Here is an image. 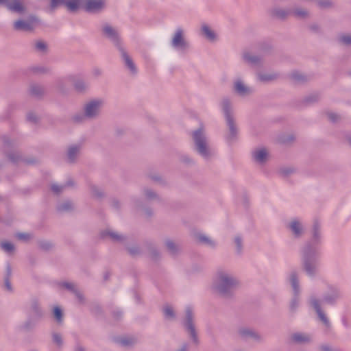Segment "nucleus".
I'll return each instance as SVG.
<instances>
[{
	"instance_id": "obj_1",
	"label": "nucleus",
	"mask_w": 351,
	"mask_h": 351,
	"mask_svg": "<svg viewBox=\"0 0 351 351\" xmlns=\"http://www.w3.org/2000/svg\"><path fill=\"white\" fill-rule=\"evenodd\" d=\"M322 238L321 225L317 220H315L311 239L304 243L300 250L302 269L310 278L315 277L319 272Z\"/></svg>"
},
{
	"instance_id": "obj_2",
	"label": "nucleus",
	"mask_w": 351,
	"mask_h": 351,
	"mask_svg": "<svg viewBox=\"0 0 351 351\" xmlns=\"http://www.w3.org/2000/svg\"><path fill=\"white\" fill-rule=\"evenodd\" d=\"M240 284V280L232 271L220 267L215 272L213 286L214 290L222 298H232Z\"/></svg>"
},
{
	"instance_id": "obj_3",
	"label": "nucleus",
	"mask_w": 351,
	"mask_h": 351,
	"mask_svg": "<svg viewBox=\"0 0 351 351\" xmlns=\"http://www.w3.org/2000/svg\"><path fill=\"white\" fill-rule=\"evenodd\" d=\"M221 109L225 117L227 126L226 140L229 143H233L238 139L239 128L233 115L232 104L230 99L224 97L221 102Z\"/></svg>"
},
{
	"instance_id": "obj_4",
	"label": "nucleus",
	"mask_w": 351,
	"mask_h": 351,
	"mask_svg": "<svg viewBox=\"0 0 351 351\" xmlns=\"http://www.w3.org/2000/svg\"><path fill=\"white\" fill-rule=\"evenodd\" d=\"M111 42L113 43L114 46L119 51L124 68L128 71L131 76H136L138 73L137 66L132 57L122 46L117 30L112 27H111Z\"/></svg>"
},
{
	"instance_id": "obj_5",
	"label": "nucleus",
	"mask_w": 351,
	"mask_h": 351,
	"mask_svg": "<svg viewBox=\"0 0 351 351\" xmlns=\"http://www.w3.org/2000/svg\"><path fill=\"white\" fill-rule=\"evenodd\" d=\"M192 136L194 141V149L197 153L204 159H209L212 156V151L204 130L200 128L193 131Z\"/></svg>"
},
{
	"instance_id": "obj_6",
	"label": "nucleus",
	"mask_w": 351,
	"mask_h": 351,
	"mask_svg": "<svg viewBox=\"0 0 351 351\" xmlns=\"http://www.w3.org/2000/svg\"><path fill=\"white\" fill-rule=\"evenodd\" d=\"M289 282L292 289V297L289 302V311L291 313H295L299 306L300 301L301 289L300 286L299 276L297 271H291L289 275Z\"/></svg>"
},
{
	"instance_id": "obj_7",
	"label": "nucleus",
	"mask_w": 351,
	"mask_h": 351,
	"mask_svg": "<svg viewBox=\"0 0 351 351\" xmlns=\"http://www.w3.org/2000/svg\"><path fill=\"white\" fill-rule=\"evenodd\" d=\"M183 326L191 339L192 342L198 345L199 343L197 333L194 323V313L191 306H187L185 311V317L183 320Z\"/></svg>"
},
{
	"instance_id": "obj_8",
	"label": "nucleus",
	"mask_w": 351,
	"mask_h": 351,
	"mask_svg": "<svg viewBox=\"0 0 351 351\" xmlns=\"http://www.w3.org/2000/svg\"><path fill=\"white\" fill-rule=\"evenodd\" d=\"M309 305L315 310L320 322L324 325L326 331L330 332L332 328L331 323L321 307V302L315 296H311L308 300Z\"/></svg>"
},
{
	"instance_id": "obj_9",
	"label": "nucleus",
	"mask_w": 351,
	"mask_h": 351,
	"mask_svg": "<svg viewBox=\"0 0 351 351\" xmlns=\"http://www.w3.org/2000/svg\"><path fill=\"white\" fill-rule=\"evenodd\" d=\"M238 335L243 341L252 340L260 343L263 341L262 335L256 330L249 327H241L238 329Z\"/></svg>"
},
{
	"instance_id": "obj_10",
	"label": "nucleus",
	"mask_w": 351,
	"mask_h": 351,
	"mask_svg": "<svg viewBox=\"0 0 351 351\" xmlns=\"http://www.w3.org/2000/svg\"><path fill=\"white\" fill-rule=\"evenodd\" d=\"M341 297L342 293L340 289L337 287L330 285L328 286V292L324 294L322 301L327 304L333 306Z\"/></svg>"
},
{
	"instance_id": "obj_11",
	"label": "nucleus",
	"mask_w": 351,
	"mask_h": 351,
	"mask_svg": "<svg viewBox=\"0 0 351 351\" xmlns=\"http://www.w3.org/2000/svg\"><path fill=\"white\" fill-rule=\"evenodd\" d=\"M102 106L101 100L96 99L88 102L84 106V116L88 118L95 117L99 114Z\"/></svg>"
},
{
	"instance_id": "obj_12",
	"label": "nucleus",
	"mask_w": 351,
	"mask_h": 351,
	"mask_svg": "<svg viewBox=\"0 0 351 351\" xmlns=\"http://www.w3.org/2000/svg\"><path fill=\"white\" fill-rule=\"evenodd\" d=\"M183 30L178 28L171 40V46L179 50H186L189 48V43L184 39L183 36Z\"/></svg>"
},
{
	"instance_id": "obj_13",
	"label": "nucleus",
	"mask_w": 351,
	"mask_h": 351,
	"mask_svg": "<svg viewBox=\"0 0 351 351\" xmlns=\"http://www.w3.org/2000/svg\"><path fill=\"white\" fill-rule=\"evenodd\" d=\"M82 0H51V8L53 10L60 4H64L70 12H75L81 5Z\"/></svg>"
},
{
	"instance_id": "obj_14",
	"label": "nucleus",
	"mask_w": 351,
	"mask_h": 351,
	"mask_svg": "<svg viewBox=\"0 0 351 351\" xmlns=\"http://www.w3.org/2000/svg\"><path fill=\"white\" fill-rule=\"evenodd\" d=\"M83 8L89 13H97L105 8L104 0H86Z\"/></svg>"
},
{
	"instance_id": "obj_15",
	"label": "nucleus",
	"mask_w": 351,
	"mask_h": 351,
	"mask_svg": "<svg viewBox=\"0 0 351 351\" xmlns=\"http://www.w3.org/2000/svg\"><path fill=\"white\" fill-rule=\"evenodd\" d=\"M242 58L245 63L253 66L261 67L263 64V57L260 54L254 55L247 51H245L242 53Z\"/></svg>"
},
{
	"instance_id": "obj_16",
	"label": "nucleus",
	"mask_w": 351,
	"mask_h": 351,
	"mask_svg": "<svg viewBox=\"0 0 351 351\" xmlns=\"http://www.w3.org/2000/svg\"><path fill=\"white\" fill-rule=\"evenodd\" d=\"M291 13L292 9H282L279 7L273 8L269 11L270 16L282 21L286 20Z\"/></svg>"
},
{
	"instance_id": "obj_17",
	"label": "nucleus",
	"mask_w": 351,
	"mask_h": 351,
	"mask_svg": "<svg viewBox=\"0 0 351 351\" xmlns=\"http://www.w3.org/2000/svg\"><path fill=\"white\" fill-rule=\"evenodd\" d=\"M288 228L291 230L294 238L299 239L304 233V228L302 223L298 219L292 220L288 225Z\"/></svg>"
},
{
	"instance_id": "obj_18",
	"label": "nucleus",
	"mask_w": 351,
	"mask_h": 351,
	"mask_svg": "<svg viewBox=\"0 0 351 351\" xmlns=\"http://www.w3.org/2000/svg\"><path fill=\"white\" fill-rule=\"evenodd\" d=\"M114 341L121 347L131 348L137 343V339L132 336H125L114 337Z\"/></svg>"
},
{
	"instance_id": "obj_19",
	"label": "nucleus",
	"mask_w": 351,
	"mask_h": 351,
	"mask_svg": "<svg viewBox=\"0 0 351 351\" xmlns=\"http://www.w3.org/2000/svg\"><path fill=\"white\" fill-rule=\"evenodd\" d=\"M234 90L239 95L242 97L250 95L253 93V90L245 86L240 80L234 82Z\"/></svg>"
},
{
	"instance_id": "obj_20",
	"label": "nucleus",
	"mask_w": 351,
	"mask_h": 351,
	"mask_svg": "<svg viewBox=\"0 0 351 351\" xmlns=\"http://www.w3.org/2000/svg\"><path fill=\"white\" fill-rule=\"evenodd\" d=\"M14 27L16 30L30 31L34 28V21L19 20L14 23Z\"/></svg>"
},
{
	"instance_id": "obj_21",
	"label": "nucleus",
	"mask_w": 351,
	"mask_h": 351,
	"mask_svg": "<svg viewBox=\"0 0 351 351\" xmlns=\"http://www.w3.org/2000/svg\"><path fill=\"white\" fill-rule=\"evenodd\" d=\"M62 286L64 288L73 292V293L75 294L76 298L78 299L80 302H82L84 301L83 295L79 291H77L76 289L75 286L73 283L64 282L62 283Z\"/></svg>"
},
{
	"instance_id": "obj_22",
	"label": "nucleus",
	"mask_w": 351,
	"mask_h": 351,
	"mask_svg": "<svg viewBox=\"0 0 351 351\" xmlns=\"http://www.w3.org/2000/svg\"><path fill=\"white\" fill-rule=\"evenodd\" d=\"M145 197L148 201L156 200L158 202H162L161 197L152 189L145 187L143 190Z\"/></svg>"
},
{
	"instance_id": "obj_23",
	"label": "nucleus",
	"mask_w": 351,
	"mask_h": 351,
	"mask_svg": "<svg viewBox=\"0 0 351 351\" xmlns=\"http://www.w3.org/2000/svg\"><path fill=\"white\" fill-rule=\"evenodd\" d=\"M290 77L291 79L297 84H304L308 80V76L296 71H293Z\"/></svg>"
},
{
	"instance_id": "obj_24",
	"label": "nucleus",
	"mask_w": 351,
	"mask_h": 351,
	"mask_svg": "<svg viewBox=\"0 0 351 351\" xmlns=\"http://www.w3.org/2000/svg\"><path fill=\"white\" fill-rule=\"evenodd\" d=\"M195 237L198 242L201 243L205 244L212 248H215L216 247V243L204 234H197Z\"/></svg>"
},
{
	"instance_id": "obj_25",
	"label": "nucleus",
	"mask_w": 351,
	"mask_h": 351,
	"mask_svg": "<svg viewBox=\"0 0 351 351\" xmlns=\"http://www.w3.org/2000/svg\"><path fill=\"white\" fill-rule=\"evenodd\" d=\"M253 157L257 162L263 164L267 160V153L265 149H258L254 152Z\"/></svg>"
},
{
	"instance_id": "obj_26",
	"label": "nucleus",
	"mask_w": 351,
	"mask_h": 351,
	"mask_svg": "<svg viewBox=\"0 0 351 351\" xmlns=\"http://www.w3.org/2000/svg\"><path fill=\"white\" fill-rule=\"evenodd\" d=\"M278 77V74L277 73H258L257 74L258 80L261 82H269L271 81H274Z\"/></svg>"
},
{
	"instance_id": "obj_27",
	"label": "nucleus",
	"mask_w": 351,
	"mask_h": 351,
	"mask_svg": "<svg viewBox=\"0 0 351 351\" xmlns=\"http://www.w3.org/2000/svg\"><path fill=\"white\" fill-rule=\"evenodd\" d=\"M337 43L343 46L351 47V34L342 33L337 38Z\"/></svg>"
},
{
	"instance_id": "obj_28",
	"label": "nucleus",
	"mask_w": 351,
	"mask_h": 351,
	"mask_svg": "<svg viewBox=\"0 0 351 351\" xmlns=\"http://www.w3.org/2000/svg\"><path fill=\"white\" fill-rule=\"evenodd\" d=\"M6 6L10 10L19 13L24 10L23 5L19 0H14L12 3L8 2L6 3Z\"/></svg>"
},
{
	"instance_id": "obj_29",
	"label": "nucleus",
	"mask_w": 351,
	"mask_h": 351,
	"mask_svg": "<svg viewBox=\"0 0 351 351\" xmlns=\"http://www.w3.org/2000/svg\"><path fill=\"white\" fill-rule=\"evenodd\" d=\"M165 245L171 256H175L178 254L180 251L179 247L173 241L167 239L165 241Z\"/></svg>"
},
{
	"instance_id": "obj_30",
	"label": "nucleus",
	"mask_w": 351,
	"mask_h": 351,
	"mask_svg": "<svg viewBox=\"0 0 351 351\" xmlns=\"http://www.w3.org/2000/svg\"><path fill=\"white\" fill-rule=\"evenodd\" d=\"M291 15H293L295 17L300 19H305L309 17V12L307 10L302 8H297L295 9H292Z\"/></svg>"
},
{
	"instance_id": "obj_31",
	"label": "nucleus",
	"mask_w": 351,
	"mask_h": 351,
	"mask_svg": "<svg viewBox=\"0 0 351 351\" xmlns=\"http://www.w3.org/2000/svg\"><path fill=\"white\" fill-rule=\"evenodd\" d=\"M80 147L78 145H72L68 150V159L70 162H73L80 152Z\"/></svg>"
},
{
	"instance_id": "obj_32",
	"label": "nucleus",
	"mask_w": 351,
	"mask_h": 351,
	"mask_svg": "<svg viewBox=\"0 0 351 351\" xmlns=\"http://www.w3.org/2000/svg\"><path fill=\"white\" fill-rule=\"evenodd\" d=\"M291 338L294 342L299 343L309 342L311 340V338L308 335H306L300 332L294 333Z\"/></svg>"
},
{
	"instance_id": "obj_33",
	"label": "nucleus",
	"mask_w": 351,
	"mask_h": 351,
	"mask_svg": "<svg viewBox=\"0 0 351 351\" xmlns=\"http://www.w3.org/2000/svg\"><path fill=\"white\" fill-rule=\"evenodd\" d=\"M202 32L209 40L213 41L216 38V34L207 25H203L202 26Z\"/></svg>"
},
{
	"instance_id": "obj_34",
	"label": "nucleus",
	"mask_w": 351,
	"mask_h": 351,
	"mask_svg": "<svg viewBox=\"0 0 351 351\" xmlns=\"http://www.w3.org/2000/svg\"><path fill=\"white\" fill-rule=\"evenodd\" d=\"M272 49V47L269 43H263L258 45V52L263 57L265 55L269 54Z\"/></svg>"
},
{
	"instance_id": "obj_35",
	"label": "nucleus",
	"mask_w": 351,
	"mask_h": 351,
	"mask_svg": "<svg viewBox=\"0 0 351 351\" xmlns=\"http://www.w3.org/2000/svg\"><path fill=\"white\" fill-rule=\"evenodd\" d=\"M74 207L72 202L69 200H65L58 205V210L60 211H69L71 210Z\"/></svg>"
},
{
	"instance_id": "obj_36",
	"label": "nucleus",
	"mask_w": 351,
	"mask_h": 351,
	"mask_svg": "<svg viewBox=\"0 0 351 351\" xmlns=\"http://www.w3.org/2000/svg\"><path fill=\"white\" fill-rule=\"evenodd\" d=\"M11 274H12L11 267L9 265H8L6 267V274H5V279H4V286H5V289L8 291H12V285L9 280V278L10 277Z\"/></svg>"
},
{
	"instance_id": "obj_37",
	"label": "nucleus",
	"mask_w": 351,
	"mask_h": 351,
	"mask_svg": "<svg viewBox=\"0 0 351 351\" xmlns=\"http://www.w3.org/2000/svg\"><path fill=\"white\" fill-rule=\"evenodd\" d=\"M123 207V203L117 197L111 198V210L119 213Z\"/></svg>"
},
{
	"instance_id": "obj_38",
	"label": "nucleus",
	"mask_w": 351,
	"mask_h": 351,
	"mask_svg": "<svg viewBox=\"0 0 351 351\" xmlns=\"http://www.w3.org/2000/svg\"><path fill=\"white\" fill-rule=\"evenodd\" d=\"M29 92L32 95L38 97L44 93V89L40 85L33 84L30 87Z\"/></svg>"
},
{
	"instance_id": "obj_39",
	"label": "nucleus",
	"mask_w": 351,
	"mask_h": 351,
	"mask_svg": "<svg viewBox=\"0 0 351 351\" xmlns=\"http://www.w3.org/2000/svg\"><path fill=\"white\" fill-rule=\"evenodd\" d=\"M165 317L167 319H173L176 317L173 309L170 306H166L163 308Z\"/></svg>"
},
{
	"instance_id": "obj_40",
	"label": "nucleus",
	"mask_w": 351,
	"mask_h": 351,
	"mask_svg": "<svg viewBox=\"0 0 351 351\" xmlns=\"http://www.w3.org/2000/svg\"><path fill=\"white\" fill-rule=\"evenodd\" d=\"M126 240V237L121 234L111 231V241L123 243Z\"/></svg>"
},
{
	"instance_id": "obj_41",
	"label": "nucleus",
	"mask_w": 351,
	"mask_h": 351,
	"mask_svg": "<svg viewBox=\"0 0 351 351\" xmlns=\"http://www.w3.org/2000/svg\"><path fill=\"white\" fill-rule=\"evenodd\" d=\"M236 245V251L238 254H241L243 250V241L241 236L237 235L234 238Z\"/></svg>"
},
{
	"instance_id": "obj_42",
	"label": "nucleus",
	"mask_w": 351,
	"mask_h": 351,
	"mask_svg": "<svg viewBox=\"0 0 351 351\" xmlns=\"http://www.w3.org/2000/svg\"><path fill=\"white\" fill-rule=\"evenodd\" d=\"M319 100V95L317 93L311 94L304 99V102L306 104H312Z\"/></svg>"
},
{
	"instance_id": "obj_43",
	"label": "nucleus",
	"mask_w": 351,
	"mask_h": 351,
	"mask_svg": "<svg viewBox=\"0 0 351 351\" xmlns=\"http://www.w3.org/2000/svg\"><path fill=\"white\" fill-rule=\"evenodd\" d=\"M147 247L151 257L154 260H157L160 257L159 252L155 248V247L152 243H149Z\"/></svg>"
},
{
	"instance_id": "obj_44",
	"label": "nucleus",
	"mask_w": 351,
	"mask_h": 351,
	"mask_svg": "<svg viewBox=\"0 0 351 351\" xmlns=\"http://www.w3.org/2000/svg\"><path fill=\"white\" fill-rule=\"evenodd\" d=\"M1 249L6 253H12L14 250V246L10 242H2L1 243Z\"/></svg>"
},
{
	"instance_id": "obj_45",
	"label": "nucleus",
	"mask_w": 351,
	"mask_h": 351,
	"mask_svg": "<svg viewBox=\"0 0 351 351\" xmlns=\"http://www.w3.org/2000/svg\"><path fill=\"white\" fill-rule=\"evenodd\" d=\"M130 256L134 257L141 254V250L137 245H134L127 248Z\"/></svg>"
},
{
	"instance_id": "obj_46",
	"label": "nucleus",
	"mask_w": 351,
	"mask_h": 351,
	"mask_svg": "<svg viewBox=\"0 0 351 351\" xmlns=\"http://www.w3.org/2000/svg\"><path fill=\"white\" fill-rule=\"evenodd\" d=\"M317 5L322 9L330 8L333 6V3L330 0H319L317 1Z\"/></svg>"
},
{
	"instance_id": "obj_47",
	"label": "nucleus",
	"mask_w": 351,
	"mask_h": 351,
	"mask_svg": "<svg viewBox=\"0 0 351 351\" xmlns=\"http://www.w3.org/2000/svg\"><path fill=\"white\" fill-rule=\"evenodd\" d=\"M326 115L330 121L334 123L340 121L341 119V117L339 114H337L335 112H327Z\"/></svg>"
},
{
	"instance_id": "obj_48",
	"label": "nucleus",
	"mask_w": 351,
	"mask_h": 351,
	"mask_svg": "<svg viewBox=\"0 0 351 351\" xmlns=\"http://www.w3.org/2000/svg\"><path fill=\"white\" fill-rule=\"evenodd\" d=\"M87 87H88V84L83 80H77L75 83V88L77 91H80V92L84 91L87 88Z\"/></svg>"
},
{
	"instance_id": "obj_49",
	"label": "nucleus",
	"mask_w": 351,
	"mask_h": 351,
	"mask_svg": "<svg viewBox=\"0 0 351 351\" xmlns=\"http://www.w3.org/2000/svg\"><path fill=\"white\" fill-rule=\"evenodd\" d=\"M91 193L97 197H101L104 195L103 190L97 186H91Z\"/></svg>"
},
{
	"instance_id": "obj_50",
	"label": "nucleus",
	"mask_w": 351,
	"mask_h": 351,
	"mask_svg": "<svg viewBox=\"0 0 351 351\" xmlns=\"http://www.w3.org/2000/svg\"><path fill=\"white\" fill-rule=\"evenodd\" d=\"M53 315L58 322H61L62 319V312L60 308L56 306L53 308Z\"/></svg>"
},
{
	"instance_id": "obj_51",
	"label": "nucleus",
	"mask_w": 351,
	"mask_h": 351,
	"mask_svg": "<svg viewBox=\"0 0 351 351\" xmlns=\"http://www.w3.org/2000/svg\"><path fill=\"white\" fill-rule=\"evenodd\" d=\"M53 341L58 347H61L63 345L62 336L58 333L53 334Z\"/></svg>"
},
{
	"instance_id": "obj_52",
	"label": "nucleus",
	"mask_w": 351,
	"mask_h": 351,
	"mask_svg": "<svg viewBox=\"0 0 351 351\" xmlns=\"http://www.w3.org/2000/svg\"><path fill=\"white\" fill-rule=\"evenodd\" d=\"M16 237L23 241H27L32 238V234L29 233H17Z\"/></svg>"
},
{
	"instance_id": "obj_53",
	"label": "nucleus",
	"mask_w": 351,
	"mask_h": 351,
	"mask_svg": "<svg viewBox=\"0 0 351 351\" xmlns=\"http://www.w3.org/2000/svg\"><path fill=\"white\" fill-rule=\"evenodd\" d=\"M319 351H341L338 348H334L327 344L321 345L319 346Z\"/></svg>"
},
{
	"instance_id": "obj_54",
	"label": "nucleus",
	"mask_w": 351,
	"mask_h": 351,
	"mask_svg": "<svg viewBox=\"0 0 351 351\" xmlns=\"http://www.w3.org/2000/svg\"><path fill=\"white\" fill-rule=\"evenodd\" d=\"M64 187L65 185H59L57 184H53L51 185V190L53 191V192L58 194L62 192L64 190Z\"/></svg>"
},
{
	"instance_id": "obj_55",
	"label": "nucleus",
	"mask_w": 351,
	"mask_h": 351,
	"mask_svg": "<svg viewBox=\"0 0 351 351\" xmlns=\"http://www.w3.org/2000/svg\"><path fill=\"white\" fill-rule=\"evenodd\" d=\"M293 171H294L293 169L291 167H283V168H281L280 170V173L283 176H288L289 175L292 173Z\"/></svg>"
},
{
	"instance_id": "obj_56",
	"label": "nucleus",
	"mask_w": 351,
	"mask_h": 351,
	"mask_svg": "<svg viewBox=\"0 0 351 351\" xmlns=\"http://www.w3.org/2000/svg\"><path fill=\"white\" fill-rule=\"evenodd\" d=\"M132 202L134 206L136 208L138 209V208H142V206H143L142 202L139 198H138L136 197H134L132 198Z\"/></svg>"
},
{
	"instance_id": "obj_57",
	"label": "nucleus",
	"mask_w": 351,
	"mask_h": 351,
	"mask_svg": "<svg viewBox=\"0 0 351 351\" xmlns=\"http://www.w3.org/2000/svg\"><path fill=\"white\" fill-rule=\"evenodd\" d=\"M112 316L116 321H119V319H121L123 316V313L119 310H116L114 311L112 313H111V317Z\"/></svg>"
},
{
	"instance_id": "obj_58",
	"label": "nucleus",
	"mask_w": 351,
	"mask_h": 351,
	"mask_svg": "<svg viewBox=\"0 0 351 351\" xmlns=\"http://www.w3.org/2000/svg\"><path fill=\"white\" fill-rule=\"evenodd\" d=\"M150 178L153 181H154L156 182H158V183H159L160 184L165 185L166 184V182L163 180V179L160 176H158V175L151 176Z\"/></svg>"
},
{
	"instance_id": "obj_59",
	"label": "nucleus",
	"mask_w": 351,
	"mask_h": 351,
	"mask_svg": "<svg viewBox=\"0 0 351 351\" xmlns=\"http://www.w3.org/2000/svg\"><path fill=\"white\" fill-rule=\"evenodd\" d=\"M36 48L40 51H44L46 49V44L43 41H38L36 43Z\"/></svg>"
},
{
	"instance_id": "obj_60",
	"label": "nucleus",
	"mask_w": 351,
	"mask_h": 351,
	"mask_svg": "<svg viewBox=\"0 0 351 351\" xmlns=\"http://www.w3.org/2000/svg\"><path fill=\"white\" fill-rule=\"evenodd\" d=\"M308 28L311 31L315 33H319L320 32V27L316 23L310 25Z\"/></svg>"
},
{
	"instance_id": "obj_61",
	"label": "nucleus",
	"mask_w": 351,
	"mask_h": 351,
	"mask_svg": "<svg viewBox=\"0 0 351 351\" xmlns=\"http://www.w3.org/2000/svg\"><path fill=\"white\" fill-rule=\"evenodd\" d=\"M181 160L186 163V164H188V165H190V164H193V160L189 158L188 156H182L181 157Z\"/></svg>"
},
{
	"instance_id": "obj_62",
	"label": "nucleus",
	"mask_w": 351,
	"mask_h": 351,
	"mask_svg": "<svg viewBox=\"0 0 351 351\" xmlns=\"http://www.w3.org/2000/svg\"><path fill=\"white\" fill-rule=\"evenodd\" d=\"M27 119L31 122H35L37 120L36 114L33 112H29L27 115Z\"/></svg>"
},
{
	"instance_id": "obj_63",
	"label": "nucleus",
	"mask_w": 351,
	"mask_h": 351,
	"mask_svg": "<svg viewBox=\"0 0 351 351\" xmlns=\"http://www.w3.org/2000/svg\"><path fill=\"white\" fill-rule=\"evenodd\" d=\"M144 213L147 217H152L154 215V211L151 208H145Z\"/></svg>"
},
{
	"instance_id": "obj_64",
	"label": "nucleus",
	"mask_w": 351,
	"mask_h": 351,
	"mask_svg": "<svg viewBox=\"0 0 351 351\" xmlns=\"http://www.w3.org/2000/svg\"><path fill=\"white\" fill-rule=\"evenodd\" d=\"M110 236V230L108 229L104 230V231H102L101 233H100V237L101 238L105 239H108Z\"/></svg>"
}]
</instances>
